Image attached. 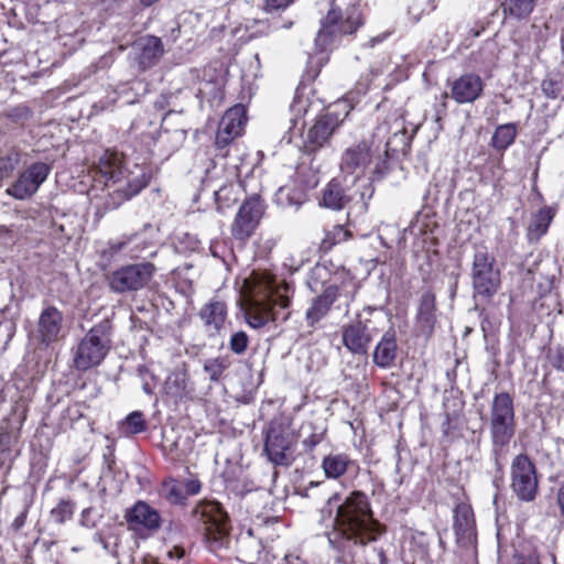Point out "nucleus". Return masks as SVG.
I'll return each mask as SVG.
<instances>
[{
    "mask_svg": "<svg viewBox=\"0 0 564 564\" xmlns=\"http://www.w3.org/2000/svg\"><path fill=\"white\" fill-rule=\"evenodd\" d=\"M550 359L556 369L564 372V347L554 349L550 355Z\"/></svg>",
    "mask_w": 564,
    "mask_h": 564,
    "instance_id": "43",
    "label": "nucleus"
},
{
    "mask_svg": "<svg viewBox=\"0 0 564 564\" xmlns=\"http://www.w3.org/2000/svg\"><path fill=\"white\" fill-rule=\"evenodd\" d=\"M185 554V551L182 547H174L173 551L170 552L171 556H176L177 558H182Z\"/></svg>",
    "mask_w": 564,
    "mask_h": 564,
    "instance_id": "51",
    "label": "nucleus"
},
{
    "mask_svg": "<svg viewBox=\"0 0 564 564\" xmlns=\"http://www.w3.org/2000/svg\"><path fill=\"white\" fill-rule=\"evenodd\" d=\"M343 18L340 3H334L322 22V28L316 35V45L321 51L327 50L341 35L352 34L360 25V17L355 4L349 6Z\"/></svg>",
    "mask_w": 564,
    "mask_h": 564,
    "instance_id": "9",
    "label": "nucleus"
},
{
    "mask_svg": "<svg viewBox=\"0 0 564 564\" xmlns=\"http://www.w3.org/2000/svg\"><path fill=\"white\" fill-rule=\"evenodd\" d=\"M349 200L350 197L346 194L343 185L338 181L332 180L323 189L321 205L329 209L340 210Z\"/></svg>",
    "mask_w": 564,
    "mask_h": 564,
    "instance_id": "28",
    "label": "nucleus"
},
{
    "mask_svg": "<svg viewBox=\"0 0 564 564\" xmlns=\"http://www.w3.org/2000/svg\"><path fill=\"white\" fill-rule=\"evenodd\" d=\"M0 235L11 236V229L7 226H0Z\"/></svg>",
    "mask_w": 564,
    "mask_h": 564,
    "instance_id": "53",
    "label": "nucleus"
},
{
    "mask_svg": "<svg viewBox=\"0 0 564 564\" xmlns=\"http://www.w3.org/2000/svg\"><path fill=\"white\" fill-rule=\"evenodd\" d=\"M51 166L44 162H35L25 169L9 186L6 193L15 199L24 200L32 197L46 181Z\"/></svg>",
    "mask_w": 564,
    "mask_h": 564,
    "instance_id": "13",
    "label": "nucleus"
},
{
    "mask_svg": "<svg viewBox=\"0 0 564 564\" xmlns=\"http://www.w3.org/2000/svg\"><path fill=\"white\" fill-rule=\"evenodd\" d=\"M536 0H505L501 4L505 14L524 19L531 14Z\"/></svg>",
    "mask_w": 564,
    "mask_h": 564,
    "instance_id": "33",
    "label": "nucleus"
},
{
    "mask_svg": "<svg viewBox=\"0 0 564 564\" xmlns=\"http://www.w3.org/2000/svg\"><path fill=\"white\" fill-rule=\"evenodd\" d=\"M397 349L394 332H387L375 348L373 362L380 368L391 367L397 357Z\"/></svg>",
    "mask_w": 564,
    "mask_h": 564,
    "instance_id": "27",
    "label": "nucleus"
},
{
    "mask_svg": "<svg viewBox=\"0 0 564 564\" xmlns=\"http://www.w3.org/2000/svg\"><path fill=\"white\" fill-rule=\"evenodd\" d=\"M143 391L148 394L152 393V389L150 388L149 383H144L142 387Z\"/></svg>",
    "mask_w": 564,
    "mask_h": 564,
    "instance_id": "55",
    "label": "nucleus"
},
{
    "mask_svg": "<svg viewBox=\"0 0 564 564\" xmlns=\"http://www.w3.org/2000/svg\"><path fill=\"white\" fill-rule=\"evenodd\" d=\"M321 443V435L312 434L307 438L303 440V446L306 451H313L317 444Z\"/></svg>",
    "mask_w": 564,
    "mask_h": 564,
    "instance_id": "46",
    "label": "nucleus"
},
{
    "mask_svg": "<svg viewBox=\"0 0 564 564\" xmlns=\"http://www.w3.org/2000/svg\"><path fill=\"white\" fill-rule=\"evenodd\" d=\"M111 324L104 319L89 329L78 343L73 365L79 371L98 366L111 347Z\"/></svg>",
    "mask_w": 564,
    "mask_h": 564,
    "instance_id": "7",
    "label": "nucleus"
},
{
    "mask_svg": "<svg viewBox=\"0 0 564 564\" xmlns=\"http://www.w3.org/2000/svg\"><path fill=\"white\" fill-rule=\"evenodd\" d=\"M64 316L55 306L48 305L42 310L33 333L34 339L47 347L57 341L63 330Z\"/></svg>",
    "mask_w": 564,
    "mask_h": 564,
    "instance_id": "15",
    "label": "nucleus"
},
{
    "mask_svg": "<svg viewBox=\"0 0 564 564\" xmlns=\"http://www.w3.org/2000/svg\"><path fill=\"white\" fill-rule=\"evenodd\" d=\"M26 520V512H21L19 516L15 517V519L12 522V528L18 531L20 530Z\"/></svg>",
    "mask_w": 564,
    "mask_h": 564,
    "instance_id": "49",
    "label": "nucleus"
},
{
    "mask_svg": "<svg viewBox=\"0 0 564 564\" xmlns=\"http://www.w3.org/2000/svg\"><path fill=\"white\" fill-rule=\"evenodd\" d=\"M556 505L558 507L560 513L564 519V482L557 489L556 492Z\"/></svg>",
    "mask_w": 564,
    "mask_h": 564,
    "instance_id": "47",
    "label": "nucleus"
},
{
    "mask_svg": "<svg viewBox=\"0 0 564 564\" xmlns=\"http://www.w3.org/2000/svg\"><path fill=\"white\" fill-rule=\"evenodd\" d=\"M516 564H540L538 554L530 553L528 556H519Z\"/></svg>",
    "mask_w": 564,
    "mask_h": 564,
    "instance_id": "48",
    "label": "nucleus"
},
{
    "mask_svg": "<svg viewBox=\"0 0 564 564\" xmlns=\"http://www.w3.org/2000/svg\"><path fill=\"white\" fill-rule=\"evenodd\" d=\"M290 299L267 276H254L250 289V300L245 315L247 323L253 328H260L270 321L279 317L278 308H286Z\"/></svg>",
    "mask_w": 564,
    "mask_h": 564,
    "instance_id": "3",
    "label": "nucleus"
},
{
    "mask_svg": "<svg viewBox=\"0 0 564 564\" xmlns=\"http://www.w3.org/2000/svg\"><path fill=\"white\" fill-rule=\"evenodd\" d=\"M230 362L226 357H216L207 359L204 364V370L212 381H218Z\"/></svg>",
    "mask_w": 564,
    "mask_h": 564,
    "instance_id": "37",
    "label": "nucleus"
},
{
    "mask_svg": "<svg viewBox=\"0 0 564 564\" xmlns=\"http://www.w3.org/2000/svg\"><path fill=\"white\" fill-rule=\"evenodd\" d=\"M541 89L547 98L556 99L561 95L562 86L560 82L546 78L542 82Z\"/></svg>",
    "mask_w": 564,
    "mask_h": 564,
    "instance_id": "41",
    "label": "nucleus"
},
{
    "mask_svg": "<svg viewBox=\"0 0 564 564\" xmlns=\"http://www.w3.org/2000/svg\"><path fill=\"white\" fill-rule=\"evenodd\" d=\"M339 124L340 121L337 115L334 112L325 113L324 116L319 117L307 131V143L312 147V149L322 148L328 142L329 138L339 127Z\"/></svg>",
    "mask_w": 564,
    "mask_h": 564,
    "instance_id": "20",
    "label": "nucleus"
},
{
    "mask_svg": "<svg viewBox=\"0 0 564 564\" xmlns=\"http://www.w3.org/2000/svg\"><path fill=\"white\" fill-rule=\"evenodd\" d=\"M32 112L29 107L24 105H19L10 109L7 113V117L14 122H24L30 119Z\"/></svg>",
    "mask_w": 564,
    "mask_h": 564,
    "instance_id": "42",
    "label": "nucleus"
},
{
    "mask_svg": "<svg viewBox=\"0 0 564 564\" xmlns=\"http://www.w3.org/2000/svg\"><path fill=\"white\" fill-rule=\"evenodd\" d=\"M94 180L104 182L108 194L104 207L96 215L102 217L107 212L118 208L126 200L139 194L149 183L144 167L134 165L133 170L122 166L118 153L106 152L93 170Z\"/></svg>",
    "mask_w": 564,
    "mask_h": 564,
    "instance_id": "2",
    "label": "nucleus"
},
{
    "mask_svg": "<svg viewBox=\"0 0 564 564\" xmlns=\"http://www.w3.org/2000/svg\"><path fill=\"white\" fill-rule=\"evenodd\" d=\"M337 297L338 288L336 285H328L321 295L313 299L305 314L307 325L314 326L323 319Z\"/></svg>",
    "mask_w": 564,
    "mask_h": 564,
    "instance_id": "23",
    "label": "nucleus"
},
{
    "mask_svg": "<svg viewBox=\"0 0 564 564\" xmlns=\"http://www.w3.org/2000/svg\"><path fill=\"white\" fill-rule=\"evenodd\" d=\"M199 317L210 335L219 334L227 319V305L218 299H213L202 307Z\"/></svg>",
    "mask_w": 564,
    "mask_h": 564,
    "instance_id": "22",
    "label": "nucleus"
},
{
    "mask_svg": "<svg viewBox=\"0 0 564 564\" xmlns=\"http://www.w3.org/2000/svg\"><path fill=\"white\" fill-rule=\"evenodd\" d=\"M192 516L204 531L210 551L217 552L229 546V517L218 501L200 500L193 509Z\"/></svg>",
    "mask_w": 564,
    "mask_h": 564,
    "instance_id": "5",
    "label": "nucleus"
},
{
    "mask_svg": "<svg viewBox=\"0 0 564 564\" xmlns=\"http://www.w3.org/2000/svg\"><path fill=\"white\" fill-rule=\"evenodd\" d=\"M553 219V214L550 208H542L531 218L528 227L527 236L530 241H538L544 236L549 229V226Z\"/></svg>",
    "mask_w": 564,
    "mask_h": 564,
    "instance_id": "30",
    "label": "nucleus"
},
{
    "mask_svg": "<svg viewBox=\"0 0 564 564\" xmlns=\"http://www.w3.org/2000/svg\"><path fill=\"white\" fill-rule=\"evenodd\" d=\"M517 135V129L513 123H506L497 127L492 139L491 144L498 151H505L509 148Z\"/></svg>",
    "mask_w": 564,
    "mask_h": 564,
    "instance_id": "32",
    "label": "nucleus"
},
{
    "mask_svg": "<svg viewBox=\"0 0 564 564\" xmlns=\"http://www.w3.org/2000/svg\"><path fill=\"white\" fill-rule=\"evenodd\" d=\"M263 215V205L258 196L248 198L239 208L231 225L232 236L241 241L251 237Z\"/></svg>",
    "mask_w": 564,
    "mask_h": 564,
    "instance_id": "14",
    "label": "nucleus"
},
{
    "mask_svg": "<svg viewBox=\"0 0 564 564\" xmlns=\"http://www.w3.org/2000/svg\"><path fill=\"white\" fill-rule=\"evenodd\" d=\"M193 390L194 388L184 364L172 371L164 382L165 393L175 400L187 397Z\"/></svg>",
    "mask_w": 564,
    "mask_h": 564,
    "instance_id": "25",
    "label": "nucleus"
},
{
    "mask_svg": "<svg viewBox=\"0 0 564 564\" xmlns=\"http://www.w3.org/2000/svg\"><path fill=\"white\" fill-rule=\"evenodd\" d=\"M162 491L164 497L174 505L182 503L186 499L182 485L175 480L165 481Z\"/></svg>",
    "mask_w": 564,
    "mask_h": 564,
    "instance_id": "38",
    "label": "nucleus"
},
{
    "mask_svg": "<svg viewBox=\"0 0 564 564\" xmlns=\"http://www.w3.org/2000/svg\"><path fill=\"white\" fill-rule=\"evenodd\" d=\"M490 436L494 453L501 455L514 435V404L508 392L496 393L490 405Z\"/></svg>",
    "mask_w": 564,
    "mask_h": 564,
    "instance_id": "8",
    "label": "nucleus"
},
{
    "mask_svg": "<svg viewBox=\"0 0 564 564\" xmlns=\"http://www.w3.org/2000/svg\"><path fill=\"white\" fill-rule=\"evenodd\" d=\"M148 247L149 242L145 239L138 234H133L109 241L108 248L104 253L113 257L119 252H126L130 258H139Z\"/></svg>",
    "mask_w": 564,
    "mask_h": 564,
    "instance_id": "24",
    "label": "nucleus"
},
{
    "mask_svg": "<svg viewBox=\"0 0 564 564\" xmlns=\"http://www.w3.org/2000/svg\"><path fill=\"white\" fill-rule=\"evenodd\" d=\"M328 513L333 508L336 516L333 519V531L327 533L329 544L344 551L351 542L354 545H365L376 541L383 532L381 525L372 518L370 503L361 491H354L340 501V496L334 494L327 499Z\"/></svg>",
    "mask_w": 564,
    "mask_h": 564,
    "instance_id": "1",
    "label": "nucleus"
},
{
    "mask_svg": "<svg viewBox=\"0 0 564 564\" xmlns=\"http://www.w3.org/2000/svg\"><path fill=\"white\" fill-rule=\"evenodd\" d=\"M510 489L522 502H532L539 492V477L533 462L523 454L517 455L510 466Z\"/></svg>",
    "mask_w": 564,
    "mask_h": 564,
    "instance_id": "10",
    "label": "nucleus"
},
{
    "mask_svg": "<svg viewBox=\"0 0 564 564\" xmlns=\"http://www.w3.org/2000/svg\"><path fill=\"white\" fill-rule=\"evenodd\" d=\"M482 89L484 84L478 75L465 74L453 82L451 97L458 104L474 102Z\"/></svg>",
    "mask_w": 564,
    "mask_h": 564,
    "instance_id": "19",
    "label": "nucleus"
},
{
    "mask_svg": "<svg viewBox=\"0 0 564 564\" xmlns=\"http://www.w3.org/2000/svg\"><path fill=\"white\" fill-rule=\"evenodd\" d=\"M145 427L147 422L143 417V413L140 411L130 413L120 425L121 433L127 436L141 433Z\"/></svg>",
    "mask_w": 564,
    "mask_h": 564,
    "instance_id": "35",
    "label": "nucleus"
},
{
    "mask_svg": "<svg viewBox=\"0 0 564 564\" xmlns=\"http://www.w3.org/2000/svg\"><path fill=\"white\" fill-rule=\"evenodd\" d=\"M74 513V506L70 501L62 500L51 511L52 520L57 524H63L67 520L72 519Z\"/></svg>",
    "mask_w": 564,
    "mask_h": 564,
    "instance_id": "39",
    "label": "nucleus"
},
{
    "mask_svg": "<svg viewBox=\"0 0 564 564\" xmlns=\"http://www.w3.org/2000/svg\"><path fill=\"white\" fill-rule=\"evenodd\" d=\"M294 0H267L265 10L268 12L284 10L288 8Z\"/></svg>",
    "mask_w": 564,
    "mask_h": 564,
    "instance_id": "45",
    "label": "nucleus"
},
{
    "mask_svg": "<svg viewBox=\"0 0 564 564\" xmlns=\"http://www.w3.org/2000/svg\"><path fill=\"white\" fill-rule=\"evenodd\" d=\"M286 291H288V286H286V285H284V286H283V292H286Z\"/></svg>",
    "mask_w": 564,
    "mask_h": 564,
    "instance_id": "56",
    "label": "nucleus"
},
{
    "mask_svg": "<svg viewBox=\"0 0 564 564\" xmlns=\"http://www.w3.org/2000/svg\"><path fill=\"white\" fill-rule=\"evenodd\" d=\"M95 540L102 543L104 547L107 549V544L104 542L100 534L96 533L95 534Z\"/></svg>",
    "mask_w": 564,
    "mask_h": 564,
    "instance_id": "54",
    "label": "nucleus"
},
{
    "mask_svg": "<svg viewBox=\"0 0 564 564\" xmlns=\"http://www.w3.org/2000/svg\"><path fill=\"white\" fill-rule=\"evenodd\" d=\"M435 311V295L431 291L424 292L421 296L417 310V319L424 329H433L436 321Z\"/></svg>",
    "mask_w": 564,
    "mask_h": 564,
    "instance_id": "29",
    "label": "nucleus"
},
{
    "mask_svg": "<svg viewBox=\"0 0 564 564\" xmlns=\"http://www.w3.org/2000/svg\"><path fill=\"white\" fill-rule=\"evenodd\" d=\"M231 186H224L219 191L216 192V199L220 200L223 196L231 191Z\"/></svg>",
    "mask_w": 564,
    "mask_h": 564,
    "instance_id": "50",
    "label": "nucleus"
},
{
    "mask_svg": "<svg viewBox=\"0 0 564 564\" xmlns=\"http://www.w3.org/2000/svg\"><path fill=\"white\" fill-rule=\"evenodd\" d=\"M248 335L242 330L234 333L229 340L230 350L237 355L243 354L248 347Z\"/></svg>",
    "mask_w": 564,
    "mask_h": 564,
    "instance_id": "40",
    "label": "nucleus"
},
{
    "mask_svg": "<svg viewBox=\"0 0 564 564\" xmlns=\"http://www.w3.org/2000/svg\"><path fill=\"white\" fill-rule=\"evenodd\" d=\"M456 542L460 546L470 545L476 538L474 512L469 505L458 503L454 510Z\"/></svg>",
    "mask_w": 564,
    "mask_h": 564,
    "instance_id": "18",
    "label": "nucleus"
},
{
    "mask_svg": "<svg viewBox=\"0 0 564 564\" xmlns=\"http://www.w3.org/2000/svg\"><path fill=\"white\" fill-rule=\"evenodd\" d=\"M137 48L139 50L138 63L143 69L151 67L164 52L162 41L156 36L142 37L137 43Z\"/></svg>",
    "mask_w": 564,
    "mask_h": 564,
    "instance_id": "26",
    "label": "nucleus"
},
{
    "mask_svg": "<svg viewBox=\"0 0 564 564\" xmlns=\"http://www.w3.org/2000/svg\"><path fill=\"white\" fill-rule=\"evenodd\" d=\"M283 564H303L299 557L285 556Z\"/></svg>",
    "mask_w": 564,
    "mask_h": 564,
    "instance_id": "52",
    "label": "nucleus"
},
{
    "mask_svg": "<svg viewBox=\"0 0 564 564\" xmlns=\"http://www.w3.org/2000/svg\"><path fill=\"white\" fill-rule=\"evenodd\" d=\"M181 485L184 489L185 497L197 495L200 490V482L197 479H186Z\"/></svg>",
    "mask_w": 564,
    "mask_h": 564,
    "instance_id": "44",
    "label": "nucleus"
},
{
    "mask_svg": "<svg viewBox=\"0 0 564 564\" xmlns=\"http://www.w3.org/2000/svg\"><path fill=\"white\" fill-rule=\"evenodd\" d=\"M127 522L134 530H156L161 518L159 512L143 501H138L126 514Z\"/></svg>",
    "mask_w": 564,
    "mask_h": 564,
    "instance_id": "21",
    "label": "nucleus"
},
{
    "mask_svg": "<svg viewBox=\"0 0 564 564\" xmlns=\"http://www.w3.org/2000/svg\"><path fill=\"white\" fill-rule=\"evenodd\" d=\"M563 443H564V440H563Z\"/></svg>",
    "mask_w": 564,
    "mask_h": 564,
    "instance_id": "57",
    "label": "nucleus"
},
{
    "mask_svg": "<svg viewBox=\"0 0 564 564\" xmlns=\"http://www.w3.org/2000/svg\"><path fill=\"white\" fill-rule=\"evenodd\" d=\"M339 166L347 174H362L371 169V178L381 180L389 170L388 144L381 147L372 140L354 143L343 152Z\"/></svg>",
    "mask_w": 564,
    "mask_h": 564,
    "instance_id": "4",
    "label": "nucleus"
},
{
    "mask_svg": "<svg viewBox=\"0 0 564 564\" xmlns=\"http://www.w3.org/2000/svg\"><path fill=\"white\" fill-rule=\"evenodd\" d=\"M21 161V152L15 148L0 151V177H9Z\"/></svg>",
    "mask_w": 564,
    "mask_h": 564,
    "instance_id": "34",
    "label": "nucleus"
},
{
    "mask_svg": "<svg viewBox=\"0 0 564 564\" xmlns=\"http://www.w3.org/2000/svg\"><path fill=\"white\" fill-rule=\"evenodd\" d=\"M351 237V232L343 225H335L332 229L327 230L322 246L324 249H330L335 245L341 243Z\"/></svg>",
    "mask_w": 564,
    "mask_h": 564,
    "instance_id": "36",
    "label": "nucleus"
},
{
    "mask_svg": "<svg viewBox=\"0 0 564 564\" xmlns=\"http://www.w3.org/2000/svg\"><path fill=\"white\" fill-rule=\"evenodd\" d=\"M156 268L150 262L124 265L109 276V285L117 293L139 291L148 285Z\"/></svg>",
    "mask_w": 564,
    "mask_h": 564,
    "instance_id": "12",
    "label": "nucleus"
},
{
    "mask_svg": "<svg viewBox=\"0 0 564 564\" xmlns=\"http://www.w3.org/2000/svg\"><path fill=\"white\" fill-rule=\"evenodd\" d=\"M387 317L381 310L364 308L357 318L343 327L341 341L347 350L354 355H367L373 337L382 330Z\"/></svg>",
    "mask_w": 564,
    "mask_h": 564,
    "instance_id": "6",
    "label": "nucleus"
},
{
    "mask_svg": "<svg viewBox=\"0 0 564 564\" xmlns=\"http://www.w3.org/2000/svg\"><path fill=\"white\" fill-rule=\"evenodd\" d=\"M245 123V108L242 106H235L227 110L218 126L216 147L218 149L226 148L232 140L242 133Z\"/></svg>",
    "mask_w": 564,
    "mask_h": 564,
    "instance_id": "16",
    "label": "nucleus"
},
{
    "mask_svg": "<svg viewBox=\"0 0 564 564\" xmlns=\"http://www.w3.org/2000/svg\"><path fill=\"white\" fill-rule=\"evenodd\" d=\"M349 464L350 459L347 455L330 454L324 457L322 467L326 477L336 479L346 473Z\"/></svg>",
    "mask_w": 564,
    "mask_h": 564,
    "instance_id": "31",
    "label": "nucleus"
},
{
    "mask_svg": "<svg viewBox=\"0 0 564 564\" xmlns=\"http://www.w3.org/2000/svg\"><path fill=\"white\" fill-rule=\"evenodd\" d=\"M471 280L475 294L484 299L494 296L500 286V273L495 269V259L484 249L474 254Z\"/></svg>",
    "mask_w": 564,
    "mask_h": 564,
    "instance_id": "11",
    "label": "nucleus"
},
{
    "mask_svg": "<svg viewBox=\"0 0 564 564\" xmlns=\"http://www.w3.org/2000/svg\"><path fill=\"white\" fill-rule=\"evenodd\" d=\"M291 442L289 436L280 427H270L267 433L264 452L270 462L275 465H290L288 455Z\"/></svg>",
    "mask_w": 564,
    "mask_h": 564,
    "instance_id": "17",
    "label": "nucleus"
}]
</instances>
